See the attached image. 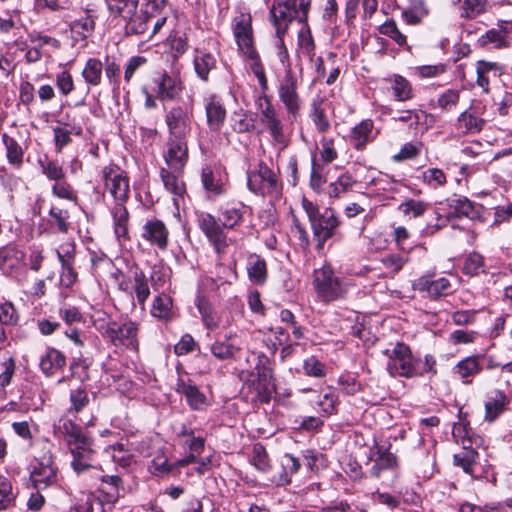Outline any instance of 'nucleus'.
I'll return each instance as SVG.
<instances>
[{
    "instance_id": "32",
    "label": "nucleus",
    "mask_w": 512,
    "mask_h": 512,
    "mask_svg": "<svg viewBox=\"0 0 512 512\" xmlns=\"http://www.w3.org/2000/svg\"><path fill=\"white\" fill-rule=\"evenodd\" d=\"M216 67L215 56L206 51L196 50L194 68L197 75L204 81L208 80L209 72Z\"/></svg>"
},
{
    "instance_id": "57",
    "label": "nucleus",
    "mask_w": 512,
    "mask_h": 512,
    "mask_svg": "<svg viewBox=\"0 0 512 512\" xmlns=\"http://www.w3.org/2000/svg\"><path fill=\"white\" fill-rule=\"evenodd\" d=\"M52 195L69 201H75L77 199L75 191L65 178L54 182Z\"/></svg>"
},
{
    "instance_id": "36",
    "label": "nucleus",
    "mask_w": 512,
    "mask_h": 512,
    "mask_svg": "<svg viewBox=\"0 0 512 512\" xmlns=\"http://www.w3.org/2000/svg\"><path fill=\"white\" fill-rule=\"evenodd\" d=\"M453 3L460 4V15L464 18H475L491 7L487 0H453Z\"/></svg>"
},
{
    "instance_id": "18",
    "label": "nucleus",
    "mask_w": 512,
    "mask_h": 512,
    "mask_svg": "<svg viewBox=\"0 0 512 512\" xmlns=\"http://www.w3.org/2000/svg\"><path fill=\"white\" fill-rule=\"evenodd\" d=\"M141 237L160 250L168 247L169 231L159 219L148 220L142 227Z\"/></svg>"
},
{
    "instance_id": "37",
    "label": "nucleus",
    "mask_w": 512,
    "mask_h": 512,
    "mask_svg": "<svg viewBox=\"0 0 512 512\" xmlns=\"http://www.w3.org/2000/svg\"><path fill=\"white\" fill-rule=\"evenodd\" d=\"M387 81L391 83V89L397 101H407L412 99V87L406 78L401 75H393L387 79Z\"/></svg>"
},
{
    "instance_id": "35",
    "label": "nucleus",
    "mask_w": 512,
    "mask_h": 512,
    "mask_svg": "<svg viewBox=\"0 0 512 512\" xmlns=\"http://www.w3.org/2000/svg\"><path fill=\"white\" fill-rule=\"evenodd\" d=\"M377 450L378 457L370 470L371 475L375 478H379L382 471L393 469L397 466V457L393 453L382 450L381 447H378Z\"/></svg>"
},
{
    "instance_id": "25",
    "label": "nucleus",
    "mask_w": 512,
    "mask_h": 512,
    "mask_svg": "<svg viewBox=\"0 0 512 512\" xmlns=\"http://www.w3.org/2000/svg\"><path fill=\"white\" fill-rule=\"evenodd\" d=\"M447 201L450 209V217H467L469 219H474L479 214L474 203H472L467 197L454 195Z\"/></svg>"
},
{
    "instance_id": "64",
    "label": "nucleus",
    "mask_w": 512,
    "mask_h": 512,
    "mask_svg": "<svg viewBox=\"0 0 512 512\" xmlns=\"http://www.w3.org/2000/svg\"><path fill=\"white\" fill-rule=\"evenodd\" d=\"M71 374L82 383L89 380V364L85 359L73 360L70 364Z\"/></svg>"
},
{
    "instance_id": "46",
    "label": "nucleus",
    "mask_w": 512,
    "mask_h": 512,
    "mask_svg": "<svg viewBox=\"0 0 512 512\" xmlns=\"http://www.w3.org/2000/svg\"><path fill=\"white\" fill-rule=\"evenodd\" d=\"M298 46L299 50L307 57L310 61L314 60L315 57V42L311 35L310 29L307 27L305 29H302L298 34Z\"/></svg>"
},
{
    "instance_id": "49",
    "label": "nucleus",
    "mask_w": 512,
    "mask_h": 512,
    "mask_svg": "<svg viewBox=\"0 0 512 512\" xmlns=\"http://www.w3.org/2000/svg\"><path fill=\"white\" fill-rule=\"evenodd\" d=\"M71 406L70 412L79 413L82 411L90 402L88 392L83 387L71 389L69 393Z\"/></svg>"
},
{
    "instance_id": "51",
    "label": "nucleus",
    "mask_w": 512,
    "mask_h": 512,
    "mask_svg": "<svg viewBox=\"0 0 512 512\" xmlns=\"http://www.w3.org/2000/svg\"><path fill=\"white\" fill-rule=\"evenodd\" d=\"M429 208V204L415 199H409L403 203H401L398 207L399 211H401L406 216H411L414 218L422 216Z\"/></svg>"
},
{
    "instance_id": "22",
    "label": "nucleus",
    "mask_w": 512,
    "mask_h": 512,
    "mask_svg": "<svg viewBox=\"0 0 512 512\" xmlns=\"http://www.w3.org/2000/svg\"><path fill=\"white\" fill-rule=\"evenodd\" d=\"M509 402L504 391L498 389L490 391L485 401V420L488 422L495 421L506 411Z\"/></svg>"
},
{
    "instance_id": "24",
    "label": "nucleus",
    "mask_w": 512,
    "mask_h": 512,
    "mask_svg": "<svg viewBox=\"0 0 512 512\" xmlns=\"http://www.w3.org/2000/svg\"><path fill=\"white\" fill-rule=\"evenodd\" d=\"M66 365L65 355L55 348H48L40 358V369L48 377L62 370Z\"/></svg>"
},
{
    "instance_id": "34",
    "label": "nucleus",
    "mask_w": 512,
    "mask_h": 512,
    "mask_svg": "<svg viewBox=\"0 0 512 512\" xmlns=\"http://www.w3.org/2000/svg\"><path fill=\"white\" fill-rule=\"evenodd\" d=\"M247 272L250 280L256 284H263L267 278V266L263 258L251 255L247 262Z\"/></svg>"
},
{
    "instance_id": "40",
    "label": "nucleus",
    "mask_w": 512,
    "mask_h": 512,
    "mask_svg": "<svg viewBox=\"0 0 512 512\" xmlns=\"http://www.w3.org/2000/svg\"><path fill=\"white\" fill-rule=\"evenodd\" d=\"M2 138L8 162L17 168L21 167L24 156L23 148L14 138L7 134H3Z\"/></svg>"
},
{
    "instance_id": "55",
    "label": "nucleus",
    "mask_w": 512,
    "mask_h": 512,
    "mask_svg": "<svg viewBox=\"0 0 512 512\" xmlns=\"http://www.w3.org/2000/svg\"><path fill=\"white\" fill-rule=\"evenodd\" d=\"M483 267L484 257L477 252H473L465 259L463 272L466 275L474 276L478 275L481 271H484Z\"/></svg>"
},
{
    "instance_id": "1",
    "label": "nucleus",
    "mask_w": 512,
    "mask_h": 512,
    "mask_svg": "<svg viewBox=\"0 0 512 512\" xmlns=\"http://www.w3.org/2000/svg\"><path fill=\"white\" fill-rule=\"evenodd\" d=\"M247 211L248 207L242 202H231L220 206L217 218L206 212L197 215L198 227L213 247L218 259H223L233 243L226 229L235 230L239 227Z\"/></svg>"
},
{
    "instance_id": "14",
    "label": "nucleus",
    "mask_w": 512,
    "mask_h": 512,
    "mask_svg": "<svg viewBox=\"0 0 512 512\" xmlns=\"http://www.w3.org/2000/svg\"><path fill=\"white\" fill-rule=\"evenodd\" d=\"M169 138L186 139L192 130V113L185 107H172L165 116Z\"/></svg>"
},
{
    "instance_id": "15",
    "label": "nucleus",
    "mask_w": 512,
    "mask_h": 512,
    "mask_svg": "<svg viewBox=\"0 0 512 512\" xmlns=\"http://www.w3.org/2000/svg\"><path fill=\"white\" fill-rule=\"evenodd\" d=\"M76 246L74 242H64L57 249V258L61 263V282L70 287L77 280V272L74 268Z\"/></svg>"
},
{
    "instance_id": "11",
    "label": "nucleus",
    "mask_w": 512,
    "mask_h": 512,
    "mask_svg": "<svg viewBox=\"0 0 512 512\" xmlns=\"http://www.w3.org/2000/svg\"><path fill=\"white\" fill-rule=\"evenodd\" d=\"M296 5L297 0H285L274 2L270 9L271 21L282 46L284 45L283 36L286 34L289 25L294 19H298Z\"/></svg>"
},
{
    "instance_id": "5",
    "label": "nucleus",
    "mask_w": 512,
    "mask_h": 512,
    "mask_svg": "<svg viewBox=\"0 0 512 512\" xmlns=\"http://www.w3.org/2000/svg\"><path fill=\"white\" fill-rule=\"evenodd\" d=\"M248 189L255 195L277 197L282 185L277 174L263 161L247 171Z\"/></svg>"
},
{
    "instance_id": "59",
    "label": "nucleus",
    "mask_w": 512,
    "mask_h": 512,
    "mask_svg": "<svg viewBox=\"0 0 512 512\" xmlns=\"http://www.w3.org/2000/svg\"><path fill=\"white\" fill-rule=\"evenodd\" d=\"M18 314L11 302L0 305V323L5 326H13L18 322Z\"/></svg>"
},
{
    "instance_id": "19",
    "label": "nucleus",
    "mask_w": 512,
    "mask_h": 512,
    "mask_svg": "<svg viewBox=\"0 0 512 512\" xmlns=\"http://www.w3.org/2000/svg\"><path fill=\"white\" fill-rule=\"evenodd\" d=\"M156 97L161 100H174L181 91V83L167 72L157 73L153 78Z\"/></svg>"
},
{
    "instance_id": "29",
    "label": "nucleus",
    "mask_w": 512,
    "mask_h": 512,
    "mask_svg": "<svg viewBox=\"0 0 512 512\" xmlns=\"http://www.w3.org/2000/svg\"><path fill=\"white\" fill-rule=\"evenodd\" d=\"M172 298L165 294H158L152 303L151 315L161 321H170L173 318Z\"/></svg>"
},
{
    "instance_id": "61",
    "label": "nucleus",
    "mask_w": 512,
    "mask_h": 512,
    "mask_svg": "<svg viewBox=\"0 0 512 512\" xmlns=\"http://www.w3.org/2000/svg\"><path fill=\"white\" fill-rule=\"evenodd\" d=\"M460 98V93L456 89H448L443 92L437 100V105L443 110L449 111L456 106Z\"/></svg>"
},
{
    "instance_id": "6",
    "label": "nucleus",
    "mask_w": 512,
    "mask_h": 512,
    "mask_svg": "<svg viewBox=\"0 0 512 512\" xmlns=\"http://www.w3.org/2000/svg\"><path fill=\"white\" fill-rule=\"evenodd\" d=\"M30 481L37 490H44L58 482V467L54 462V457L46 446L42 449V454L36 457L30 471Z\"/></svg>"
},
{
    "instance_id": "4",
    "label": "nucleus",
    "mask_w": 512,
    "mask_h": 512,
    "mask_svg": "<svg viewBox=\"0 0 512 512\" xmlns=\"http://www.w3.org/2000/svg\"><path fill=\"white\" fill-rule=\"evenodd\" d=\"M384 355L387 356V370L392 376L412 378L423 375L420 370V360L413 357L410 348L401 342L391 349H386Z\"/></svg>"
},
{
    "instance_id": "20",
    "label": "nucleus",
    "mask_w": 512,
    "mask_h": 512,
    "mask_svg": "<svg viewBox=\"0 0 512 512\" xmlns=\"http://www.w3.org/2000/svg\"><path fill=\"white\" fill-rule=\"evenodd\" d=\"M413 288L421 293H426L433 299H437L449 293L451 284L445 277L433 280L429 276H422L414 281Z\"/></svg>"
},
{
    "instance_id": "52",
    "label": "nucleus",
    "mask_w": 512,
    "mask_h": 512,
    "mask_svg": "<svg viewBox=\"0 0 512 512\" xmlns=\"http://www.w3.org/2000/svg\"><path fill=\"white\" fill-rule=\"evenodd\" d=\"M310 117L319 133H325L330 129V121L320 103L313 102Z\"/></svg>"
},
{
    "instance_id": "41",
    "label": "nucleus",
    "mask_w": 512,
    "mask_h": 512,
    "mask_svg": "<svg viewBox=\"0 0 512 512\" xmlns=\"http://www.w3.org/2000/svg\"><path fill=\"white\" fill-rule=\"evenodd\" d=\"M111 13L119 15L123 20L132 17L138 9V0H105Z\"/></svg>"
},
{
    "instance_id": "38",
    "label": "nucleus",
    "mask_w": 512,
    "mask_h": 512,
    "mask_svg": "<svg viewBox=\"0 0 512 512\" xmlns=\"http://www.w3.org/2000/svg\"><path fill=\"white\" fill-rule=\"evenodd\" d=\"M102 72V62L96 58H89L82 71V77L88 85L98 86L102 80Z\"/></svg>"
},
{
    "instance_id": "12",
    "label": "nucleus",
    "mask_w": 512,
    "mask_h": 512,
    "mask_svg": "<svg viewBox=\"0 0 512 512\" xmlns=\"http://www.w3.org/2000/svg\"><path fill=\"white\" fill-rule=\"evenodd\" d=\"M258 107L262 116L261 122L269 130L273 141L285 147L287 145V139L284 134L283 124L270 98L267 95L260 96L258 99Z\"/></svg>"
},
{
    "instance_id": "31",
    "label": "nucleus",
    "mask_w": 512,
    "mask_h": 512,
    "mask_svg": "<svg viewBox=\"0 0 512 512\" xmlns=\"http://www.w3.org/2000/svg\"><path fill=\"white\" fill-rule=\"evenodd\" d=\"M114 223V232L117 238H128V220L129 212L125 206V203L115 204L111 211Z\"/></svg>"
},
{
    "instance_id": "33",
    "label": "nucleus",
    "mask_w": 512,
    "mask_h": 512,
    "mask_svg": "<svg viewBox=\"0 0 512 512\" xmlns=\"http://www.w3.org/2000/svg\"><path fill=\"white\" fill-rule=\"evenodd\" d=\"M180 173L169 168H162L160 171L164 187L175 196H183L185 193V184L179 177Z\"/></svg>"
},
{
    "instance_id": "10",
    "label": "nucleus",
    "mask_w": 512,
    "mask_h": 512,
    "mask_svg": "<svg viewBox=\"0 0 512 512\" xmlns=\"http://www.w3.org/2000/svg\"><path fill=\"white\" fill-rule=\"evenodd\" d=\"M59 429L66 438L73 456L92 458L94 455L92 439L82 431L79 425L71 420H65Z\"/></svg>"
},
{
    "instance_id": "53",
    "label": "nucleus",
    "mask_w": 512,
    "mask_h": 512,
    "mask_svg": "<svg viewBox=\"0 0 512 512\" xmlns=\"http://www.w3.org/2000/svg\"><path fill=\"white\" fill-rule=\"evenodd\" d=\"M407 255L388 254L381 258V263L391 275L397 274L408 262Z\"/></svg>"
},
{
    "instance_id": "21",
    "label": "nucleus",
    "mask_w": 512,
    "mask_h": 512,
    "mask_svg": "<svg viewBox=\"0 0 512 512\" xmlns=\"http://www.w3.org/2000/svg\"><path fill=\"white\" fill-rule=\"evenodd\" d=\"M97 10L94 7H86L84 15L70 23V30L76 40H84L90 37L95 30Z\"/></svg>"
},
{
    "instance_id": "9",
    "label": "nucleus",
    "mask_w": 512,
    "mask_h": 512,
    "mask_svg": "<svg viewBox=\"0 0 512 512\" xmlns=\"http://www.w3.org/2000/svg\"><path fill=\"white\" fill-rule=\"evenodd\" d=\"M118 288L134 296L142 308L150 296L149 279L138 266L130 268L127 277L122 275V278L118 281Z\"/></svg>"
},
{
    "instance_id": "7",
    "label": "nucleus",
    "mask_w": 512,
    "mask_h": 512,
    "mask_svg": "<svg viewBox=\"0 0 512 512\" xmlns=\"http://www.w3.org/2000/svg\"><path fill=\"white\" fill-rule=\"evenodd\" d=\"M105 191L113 198L115 204L126 203L130 195L127 173L116 164H109L101 170Z\"/></svg>"
},
{
    "instance_id": "26",
    "label": "nucleus",
    "mask_w": 512,
    "mask_h": 512,
    "mask_svg": "<svg viewBox=\"0 0 512 512\" xmlns=\"http://www.w3.org/2000/svg\"><path fill=\"white\" fill-rule=\"evenodd\" d=\"M374 123L371 119H365L356 125L351 131V143L358 151L366 148L367 143L373 140Z\"/></svg>"
},
{
    "instance_id": "60",
    "label": "nucleus",
    "mask_w": 512,
    "mask_h": 512,
    "mask_svg": "<svg viewBox=\"0 0 512 512\" xmlns=\"http://www.w3.org/2000/svg\"><path fill=\"white\" fill-rule=\"evenodd\" d=\"M201 177L203 186L208 192L213 195H220L223 192L222 185L219 180L215 179L211 169L204 168Z\"/></svg>"
},
{
    "instance_id": "63",
    "label": "nucleus",
    "mask_w": 512,
    "mask_h": 512,
    "mask_svg": "<svg viewBox=\"0 0 512 512\" xmlns=\"http://www.w3.org/2000/svg\"><path fill=\"white\" fill-rule=\"evenodd\" d=\"M337 395L333 391L325 393L317 402L321 412L325 416H330L336 413Z\"/></svg>"
},
{
    "instance_id": "28",
    "label": "nucleus",
    "mask_w": 512,
    "mask_h": 512,
    "mask_svg": "<svg viewBox=\"0 0 512 512\" xmlns=\"http://www.w3.org/2000/svg\"><path fill=\"white\" fill-rule=\"evenodd\" d=\"M133 14L132 17L124 19L126 35H147L151 16L146 11L138 9Z\"/></svg>"
},
{
    "instance_id": "8",
    "label": "nucleus",
    "mask_w": 512,
    "mask_h": 512,
    "mask_svg": "<svg viewBox=\"0 0 512 512\" xmlns=\"http://www.w3.org/2000/svg\"><path fill=\"white\" fill-rule=\"evenodd\" d=\"M138 331V323L131 320L125 321L120 326L115 321H112L107 324L106 329L102 332V336L116 347L122 346L136 351L139 345Z\"/></svg>"
},
{
    "instance_id": "39",
    "label": "nucleus",
    "mask_w": 512,
    "mask_h": 512,
    "mask_svg": "<svg viewBox=\"0 0 512 512\" xmlns=\"http://www.w3.org/2000/svg\"><path fill=\"white\" fill-rule=\"evenodd\" d=\"M282 472L276 480L277 485H286L291 482L292 475L296 474L300 468V462L291 454H285L281 458Z\"/></svg>"
},
{
    "instance_id": "50",
    "label": "nucleus",
    "mask_w": 512,
    "mask_h": 512,
    "mask_svg": "<svg viewBox=\"0 0 512 512\" xmlns=\"http://www.w3.org/2000/svg\"><path fill=\"white\" fill-rule=\"evenodd\" d=\"M39 165L41 167L42 173L49 179L54 182L65 178V171L63 167L54 160L44 159L39 160Z\"/></svg>"
},
{
    "instance_id": "23",
    "label": "nucleus",
    "mask_w": 512,
    "mask_h": 512,
    "mask_svg": "<svg viewBox=\"0 0 512 512\" xmlns=\"http://www.w3.org/2000/svg\"><path fill=\"white\" fill-rule=\"evenodd\" d=\"M484 356L480 354L468 356L459 361L454 367V374L458 375L464 383H471L472 379L482 370Z\"/></svg>"
},
{
    "instance_id": "44",
    "label": "nucleus",
    "mask_w": 512,
    "mask_h": 512,
    "mask_svg": "<svg viewBox=\"0 0 512 512\" xmlns=\"http://www.w3.org/2000/svg\"><path fill=\"white\" fill-rule=\"evenodd\" d=\"M122 480L119 476H105L102 479L100 492L103 494V500L108 503H114L119 498V485Z\"/></svg>"
},
{
    "instance_id": "27",
    "label": "nucleus",
    "mask_w": 512,
    "mask_h": 512,
    "mask_svg": "<svg viewBox=\"0 0 512 512\" xmlns=\"http://www.w3.org/2000/svg\"><path fill=\"white\" fill-rule=\"evenodd\" d=\"M477 85L483 90L484 93L490 91V75L499 76L501 74V67L496 62H489L480 60L476 63Z\"/></svg>"
},
{
    "instance_id": "42",
    "label": "nucleus",
    "mask_w": 512,
    "mask_h": 512,
    "mask_svg": "<svg viewBox=\"0 0 512 512\" xmlns=\"http://www.w3.org/2000/svg\"><path fill=\"white\" fill-rule=\"evenodd\" d=\"M206 116L210 129L217 131L224 122L226 111L219 102L211 100L206 105Z\"/></svg>"
},
{
    "instance_id": "56",
    "label": "nucleus",
    "mask_w": 512,
    "mask_h": 512,
    "mask_svg": "<svg viewBox=\"0 0 512 512\" xmlns=\"http://www.w3.org/2000/svg\"><path fill=\"white\" fill-rule=\"evenodd\" d=\"M379 32L394 40L399 46H404L406 44V36L398 29L394 20H389L383 23L379 27Z\"/></svg>"
},
{
    "instance_id": "13",
    "label": "nucleus",
    "mask_w": 512,
    "mask_h": 512,
    "mask_svg": "<svg viewBox=\"0 0 512 512\" xmlns=\"http://www.w3.org/2000/svg\"><path fill=\"white\" fill-rule=\"evenodd\" d=\"M278 96L287 113L296 119L301 108V99L298 94L297 78L290 68L285 71V75L280 81Z\"/></svg>"
},
{
    "instance_id": "45",
    "label": "nucleus",
    "mask_w": 512,
    "mask_h": 512,
    "mask_svg": "<svg viewBox=\"0 0 512 512\" xmlns=\"http://www.w3.org/2000/svg\"><path fill=\"white\" fill-rule=\"evenodd\" d=\"M484 120L467 111L458 117V129L462 133H475L482 130Z\"/></svg>"
},
{
    "instance_id": "54",
    "label": "nucleus",
    "mask_w": 512,
    "mask_h": 512,
    "mask_svg": "<svg viewBox=\"0 0 512 512\" xmlns=\"http://www.w3.org/2000/svg\"><path fill=\"white\" fill-rule=\"evenodd\" d=\"M303 371L306 376L323 378L326 376V367L314 355L303 361Z\"/></svg>"
},
{
    "instance_id": "62",
    "label": "nucleus",
    "mask_w": 512,
    "mask_h": 512,
    "mask_svg": "<svg viewBox=\"0 0 512 512\" xmlns=\"http://www.w3.org/2000/svg\"><path fill=\"white\" fill-rule=\"evenodd\" d=\"M423 181L433 188L443 186L446 183V176L441 169L430 168L423 172Z\"/></svg>"
},
{
    "instance_id": "3",
    "label": "nucleus",
    "mask_w": 512,
    "mask_h": 512,
    "mask_svg": "<svg viewBox=\"0 0 512 512\" xmlns=\"http://www.w3.org/2000/svg\"><path fill=\"white\" fill-rule=\"evenodd\" d=\"M302 207L306 212L313 235L317 241V248L322 249L325 242L335 234L340 221L331 208H326L320 213L318 207L306 198L302 200Z\"/></svg>"
},
{
    "instance_id": "16",
    "label": "nucleus",
    "mask_w": 512,
    "mask_h": 512,
    "mask_svg": "<svg viewBox=\"0 0 512 512\" xmlns=\"http://www.w3.org/2000/svg\"><path fill=\"white\" fill-rule=\"evenodd\" d=\"M233 33L236 38L239 50L248 58L256 57V50L253 47L252 26L250 17L240 16L236 18L233 26Z\"/></svg>"
},
{
    "instance_id": "48",
    "label": "nucleus",
    "mask_w": 512,
    "mask_h": 512,
    "mask_svg": "<svg viewBox=\"0 0 512 512\" xmlns=\"http://www.w3.org/2000/svg\"><path fill=\"white\" fill-rule=\"evenodd\" d=\"M210 351L214 357L219 360H229L234 358L239 348L227 341L216 340L210 347Z\"/></svg>"
},
{
    "instance_id": "2",
    "label": "nucleus",
    "mask_w": 512,
    "mask_h": 512,
    "mask_svg": "<svg viewBox=\"0 0 512 512\" xmlns=\"http://www.w3.org/2000/svg\"><path fill=\"white\" fill-rule=\"evenodd\" d=\"M312 284L317 297L324 303H331L344 298L349 286L329 264L314 270Z\"/></svg>"
},
{
    "instance_id": "17",
    "label": "nucleus",
    "mask_w": 512,
    "mask_h": 512,
    "mask_svg": "<svg viewBox=\"0 0 512 512\" xmlns=\"http://www.w3.org/2000/svg\"><path fill=\"white\" fill-rule=\"evenodd\" d=\"M164 157L169 169L182 172L188 160L187 140L169 138Z\"/></svg>"
},
{
    "instance_id": "43",
    "label": "nucleus",
    "mask_w": 512,
    "mask_h": 512,
    "mask_svg": "<svg viewBox=\"0 0 512 512\" xmlns=\"http://www.w3.org/2000/svg\"><path fill=\"white\" fill-rule=\"evenodd\" d=\"M477 457L478 452L463 442V450L454 455V464L461 467L465 473L472 474Z\"/></svg>"
},
{
    "instance_id": "58",
    "label": "nucleus",
    "mask_w": 512,
    "mask_h": 512,
    "mask_svg": "<svg viewBox=\"0 0 512 512\" xmlns=\"http://www.w3.org/2000/svg\"><path fill=\"white\" fill-rule=\"evenodd\" d=\"M255 389L257 391V396L260 402L268 403L270 401L274 390V385L270 383L265 372L259 375Z\"/></svg>"
},
{
    "instance_id": "30",
    "label": "nucleus",
    "mask_w": 512,
    "mask_h": 512,
    "mask_svg": "<svg viewBox=\"0 0 512 512\" xmlns=\"http://www.w3.org/2000/svg\"><path fill=\"white\" fill-rule=\"evenodd\" d=\"M177 392L186 397L189 406L193 410H201L206 404L205 395L193 384L181 381L177 384Z\"/></svg>"
},
{
    "instance_id": "47",
    "label": "nucleus",
    "mask_w": 512,
    "mask_h": 512,
    "mask_svg": "<svg viewBox=\"0 0 512 512\" xmlns=\"http://www.w3.org/2000/svg\"><path fill=\"white\" fill-rule=\"evenodd\" d=\"M16 495L13 492L11 481L0 475V511L7 510L14 505Z\"/></svg>"
}]
</instances>
